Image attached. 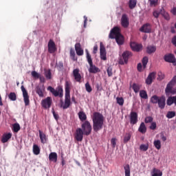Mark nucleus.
Listing matches in <instances>:
<instances>
[{
    "label": "nucleus",
    "instance_id": "f257e3e1",
    "mask_svg": "<svg viewBox=\"0 0 176 176\" xmlns=\"http://www.w3.org/2000/svg\"><path fill=\"white\" fill-rule=\"evenodd\" d=\"M71 85L72 83L69 81H65V103L63 100H60V108L63 109H68L69 107H71Z\"/></svg>",
    "mask_w": 176,
    "mask_h": 176
},
{
    "label": "nucleus",
    "instance_id": "f03ea898",
    "mask_svg": "<svg viewBox=\"0 0 176 176\" xmlns=\"http://www.w3.org/2000/svg\"><path fill=\"white\" fill-rule=\"evenodd\" d=\"M94 131L97 133L104 127V116L101 113L94 112L92 116Z\"/></svg>",
    "mask_w": 176,
    "mask_h": 176
},
{
    "label": "nucleus",
    "instance_id": "7ed1b4c3",
    "mask_svg": "<svg viewBox=\"0 0 176 176\" xmlns=\"http://www.w3.org/2000/svg\"><path fill=\"white\" fill-rule=\"evenodd\" d=\"M109 38H110V39H116L118 45L120 46L124 43V37L122 35V33H120V28L118 27H114L111 29Z\"/></svg>",
    "mask_w": 176,
    "mask_h": 176
},
{
    "label": "nucleus",
    "instance_id": "20e7f679",
    "mask_svg": "<svg viewBox=\"0 0 176 176\" xmlns=\"http://www.w3.org/2000/svg\"><path fill=\"white\" fill-rule=\"evenodd\" d=\"M85 52L87 61L88 64H89V74H97V72H100V69L96 65H93V59L91 58V55H90V53H89V50H85Z\"/></svg>",
    "mask_w": 176,
    "mask_h": 176
},
{
    "label": "nucleus",
    "instance_id": "39448f33",
    "mask_svg": "<svg viewBox=\"0 0 176 176\" xmlns=\"http://www.w3.org/2000/svg\"><path fill=\"white\" fill-rule=\"evenodd\" d=\"M82 130L84 132V135H90L91 134V124L90 122L85 121L81 124Z\"/></svg>",
    "mask_w": 176,
    "mask_h": 176
},
{
    "label": "nucleus",
    "instance_id": "423d86ee",
    "mask_svg": "<svg viewBox=\"0 0 176 176\" xmlns=\"http://www.w3.org/2000/svg\"><path fill=\"white\" fill-rule=\"evenodd\" d=\"M130 56H131V52L129 51H126L122 53V58L120 59L119 64L121 65H124V64H127L129 63V58H130Z\"/></svg>",
    "mask_w": 176,
    "mask_h": 176
},
{
    "label": "nucleus",
    "instance_id": "0eeeda50",
    "mask_svg": "<svg viewBox=\"0 0 176 176\" xmlns=\"http://www.w3.org/2000/svg\"><path fill=\"white\" fill-rule=\"evenodd\" d=\"M52 103L53 100L52 99V97L48 96L41 101V107H43L44 109H49L50 107H52Z\"/></svg>",
    "mask_w": 176,
    "mask_h": 176
},
{
    "label": "nucleus",
    "instance_id": "6e6552de",
    "mask_svg": "<svg viewBox=\"0 0 176 176\" xmlns=\"http://www.w3.org/2000/svg\"><path fill=\"white\" fill-rule=\"evenodd\" d=\"M47 90H49V91H50L53 94V96H54V97H60V98H63V88H59L57 91L52 87L50 86L47 87Z\"/></svg>",
    "mask_w": 176,
    "mask_h": 176
},
{
    "label": "nucleus",
    "instance_id": "1a4fd4ad",
    "mask_svg": "<svg viewBox=\"0 0 176 176\" xmlns=\"http://www.w3.org/2000/svg\"><path fill=\"white\" fill-rule=\"evenodd\" d=\"M22 93H23V101L25 102V107L30 105V96H28V92L24 87V85H22L21 87Z\"/></svg>",
    "mask_w": 176,
    "mask_h": 176
},
{
    "label": "nucleus",
    "instance_id": "9d476101",
    "mask_svg": "<svg viewBox=\"0 0 176 176\" xmlns=\"http://www.w3.org/2000/svg\"><path fill=\"white\" fill-rule=\"evenodd\" d=\"M83 135H85V132L81 128H78L76 130V133H75V139L76 141L78 142H81V141H83Z\"/></svg>",
    "mask_w": 176,
    "mask_h": 176
},
{
    "label": "nucleus",
    "instance_id": "9b49d317",
    "mask_svg": "<svg viewBox=\"0 0 176 176\" xmlns=\"http://www.w3.org/2000/svg\"><path fill=\"white\" fill-rule=\"evenodd\" d=\"M100 54L101 60L105 61L107 60V50L102 42L100 43Z\"/></svg>",
    "mask_w": 176,
    "mask_h": 176
},
{
    "label": "nucleus",
    "instance_id": "f8f14e48",
    "mask_svg": "<svg viewBox=\"0 0 176 176\" xmlns=\"http://www.w3.org/2000/svg\"><path fill=\"white\" fill-rule=\"evenodd\" d=\"M138 122V113L135 111H131L130 113V123L133 125Z\"/></svg>",
    "mask_w": 176,
    "mask_h": 176
},
{
    "label": "nucleus",
    "instance_id": "ddd939ff",
    "mask_svg": "<svg viewBox=\"0 0 176 176\" xmlns=\"http://www.w3.org/2000/svg\"><path fill=\"white\" fill-rule=\"evenodd\" d=\"M57 48L56 47V43L52 39H50L48 42V52L51 54L56 52Z\"/></svg>",
    "mask_w": 176,
    "mask_h": 176
},
{
    "label": "nucleus",
    "instance_id": "4468645a",
    "mask_svg": "<svg viewBox=\"0 0 176 176\" xmlns=\"http://www.w3.org/2000/svg\"><path fill=\"white\" fill-rule=\"evenodd\" d=\"M164 58L166 63H172L174 65H176V58L173 54L165 55Z\"/></svg>",
    "mask_w": 176,
    "mask_h": 176
},
{
    "label": "nucleus",
    "instance_id": "2eb2a0df",
    "mask_svg": "<svg viewBox=\"0 0 176 176\" xmlns=\"http://www.w3.org/2000/svg\"><path fill=\"white\" fill-rule=\"evenodd\" d=\"M140 31L141 32H144L145 34H149L152 31V27L151 26V24L145 23L140 28Z\"/></svg>",
    "mask_w": 176,
    "mask_h": 176
},
{
    "label": "nucleus",
    "instance_id": "dca6fc26",
    "mask_svg": "<svg viewBox=\"0 0 176 176\" xmlns=\"http://www.w3.org/2000/svg\"><path fill=\"white\" fill-rule=\"evenodd\" d=\"M129 24V16H127V14H122L121 18V25H122L124 28H127Z\"/></svg>",
    "mask_w": 176,
    "mask_h": 176
},
{
    "label": "nucleus",
    "instance_id": "f3484780",
    "mask_svg": "<svg viewBox=\"0 0 176 176\" xmlns=\"http://www.w3.org/2000/svg\"><path fill=\"white\" fill-rule=\"evenodd\" d=\"M79 69H74L73 70V76L76 81L80 83V80H82V76L80 75V73Z\"/></svg>",
    "mask_w": 176,
    "mask_h": 176
},
{
    "label": "nucleus",
    "instance_id": "a211bd4d",
    "mask_svg": "<svg viewBox=\"0 0 176 176\" xmlns=\"http://www.w3.org/2000/svg\"><path fill=\"white\" fill-rule=\"evenodd\" d=\"M158 107L160 108V109H164L166 107V96H161L160 97V99L158 100Z\"/></svg>",
    "mask_w": 176,
    "mask_h": 176
},
{
    "label": "nucleus",
    "instance_id": "6ab92c4d",
    "mask_svg": "<svg viewBox=\"0 0 176 176\" xmlns=\"http://www.w3.org/2000/svg\"><path fill=\"white\" fill-rule=\"evenodd\" d=\"M74 47H75V50L77 56H83L84 51H83V49H82L80 43H76Z\"/></svg>",
    "mask_w": 176,
    "mask_h": 176
},
{
    "label": "nucleus",
    "instance_id": "aec40b11",
    "mask_svg": "<svg viewBox=\"0 0 176 176\" xmlns=\"http://www.w3.org/2000/svg\"><path fill=\"white\" fill-rule=\"evenodd\" d=\"M155 78H156V72L150 73L146 79V85H152V82H153V79H155Z\"/></svg>",
    "mask_w": 176,
    "mask_h": 176
},
{
    "label": "nucleus",
    "instance_id": "412c9836",
    "mask_svg": "<svg viewBox=\"0 0 176 176\" xmlns=\"http://www.w3.org/2000/svg\"><path fill=\"white\" fill-rule=\"evenodd\" d=\"M39 138L41 140V144H47V136L42 131L39 130Z\"/></svg>",
    "mask_w": 176,
    "mask_h": 176
},
{
    "label": "nucleus",
    "instance_id": "4be33fe9",
    "mask_svg": "<svg viewBox=\"0 0 176 176\" xmlns=\"http://www.w3.org/2000/svg\"><path fill=\"white\" fill-rule=\"evenodd\" d=\"M130 46L133 52H140L142 49L141 44H137L135 43H131Z\"/></svg>",
    "mask_w": 176,
    "mask_h": 176
},
{
    "label": "nucleus",
    "instance_id": "5701e85b",
    "mask_svg": "<svg viewBox=\"0 0 176 176\" xmlns=\"http://www.w3.org/2000/svg\"><path fill=\"white\" fill-rule=\"evenodd\" d=\"M78 118L81 122H86L87 120V116L83 111H80L78 113Z\"/></svg>",
    "mask_w": 176,
    "mask_h": 176
},
{
    "label": "nucleus",
    "instance_id": "b1692460",
    "mask_svg": "<svg viewBox=\"0 0 176 176\" xmlns=\"http://www.w3.org/2000/svg\"><path fill=\"white\" fill-rule=\"evenodd\" d=\"M50 162H54V163H57V153L52 152L49 155Z\"/></svg>",
    "mask_w": 176,
    "mask_h": 176
},
{
    "label": "nucleus",
    "instance_id": "393cba45",
    "mask_svg": "<svg viewBox=\"0 0 176 176\" xmlns=\"http://www.w3.org/2000/svg\"><path fill=\"white\" fill-rule=\"evenodd\" d=\"M10 138H12V133H9L7 134H4L1 138V142H3V144H5L8 142V141H9Z\"/></svg>",
    "mask_w": 176,
    "mask_h": 176
},
{
    "label": "nucleus",
    "instance_id": "a878e982",
    "mask_svg": "<svg viewBox=\"0 0 176 176\" xmlns=\"http://www.w3.org/2000/svg\"><path fill=\"white\" fill-rule=\"evenodd\" d=\"M138 131L142 134H145V133H146V126L145 125V123L141 122L138 128Z\"/></svg>",
    "mask_w": 176,
    "mask_h": 176
},
{
    "label": "nucleus",
    "instance_id": "bb28decb",
    "mask_svg": "<svg viewBox=\"0 0 176 176\" xmlns=\"http://www.w3.org/2000/svg\"><path fill=\"white\" fill-rule=\"evenodd\" d=\"M162 175H163V172H162V170L156 168H153L151 176H162Z\"/></svg>",
    "mask_w": 176,
    "mask_h": 176
},
{
    "label": "nucleus",
    "instance_id": "cd10ccee",
    "mask_svg": "<svg viewBox=\"0 0 176 176\" xmlns=\"http://www.w3.org/2000/svg\"><path fill=\"white\" fill-rule=\"evenodd\" d=\"M156 52V46L149 45L146 47V53L148 54H152V53H155Z\"/></svg>",
    "mask_w": 176,
    "mask_h": 176
},
{
    "label": "nucleus",
    "instance_id": "c85d7f7f",
    "mask_svg": "<svg viewBox=\"0 0 176 176\" xmlns=\"http://www.w3.org/2000/svg\"><path fill=\"white\" fill-rule=\"evenodd\" d=\"M176 96H170L167 99L166 104L167 105H173L175 104Z\"/></svg>",
    "mask_w": 176,
    "mask_h": 176
},
{
    "label": "nucleus",
    "instance_id": "c756f323",
    "mask_svg": "<svg viewBox=\"0 0 176 176\" xmlns=\"http://www.w3.org/2000/svg\"><path fill=\"white\" fill-rule=\"evenodd\" d=\"M33 153L34 155H39L41 153V148L37 144H34L33 145Z\"/></svg>",
    "mask_w": 176,
    "mask_h": 176
},
{
    "label": "nucleus",
    "instance_id": "7c9ffc66",
    "mask_svg": "<svg viewBox=\"0 0 176 176\" xmlns=\"http://www.w3.org/2000/svg\"><path fill=\"white\" fill-rule=\"evenodd\" d=\"M36 92L38 94L39 97H43V89L41 86H37Z\"/></svg>",
    "mask_w": 176,
    "mask_h": 176
},
{
    "label": "nucleus",
    "instance_id": "2f4dec72",
    "mask_svg": "<svg viewBox=\"0 0 176 176\" xmlns=\"http://www.w3.org/2000/svg\"><path fill=\"white\" fill-rule=\"evenodd\" d=\"M140 96L141 97V98H143L144 100H148V94L145 90H141L140 91Z\"/></svg>",
    "mask_w": 176,
    "mask_h": 176
},
{
    "label": "nucleus",
    "instance_id": "473e14b6",
    "mask_svg": "<svg viewBox=\"0 0 176 176\" xmlns=\"http://www.w3.org/2000/svg\"><path fill=\"white\" fill-rule=\"evenodd\" d=\"M153 145L155 148H156V149H157L158 151L162 148V142L159 140H155L153 142Z\"/></svg>",
    "mask_w": 176,
    "mask_h": 176
},
{
    "label": "nucleus",
    "instance_id": "72a5a7b5",
    "mask_svg": "<svg viewBox=\"0 0 176 176\" xmlns=\"http://www.w3.org/2000/svg\"><path fill=\"white\" fill-rule=\"evenodd\" d=\"M129 9H134L137 6V0H129Z\"/></svg>",
    "mask_w": 176,
    "mask_h": 176
},
{
    "label": "nucleus",
    "instance_id": "f704fd0d",
    "mask_svg": "<svg viewBox=\"0 0 176 176\" xmlns=\"http://www.w3.org/2000/svg\"><path fill=\"white\" fill-rule=\"evenodd\" d=\"M8 98L11 101H16V100H17V96L16 95V93L10 92V94L8 95Z\"/></svg>",
    "mask_w": 176,
    "mask_h": 176
},
{
    "label": "nucleus",
    "instance_id": "c9c22d12",
    "mask_svg": "<svg viewBox=\"0 0 176 176\" xmlns=\"http://www.w3.org/2000/svg\"><path fill=\"white\" fill-rule=\"evenodd\" d=\"M160 98V97L156 95H154L151 98V102H152V104H157V102H159Z\"/></svg>",
    "mask_w": 176,
    "mask_h": 176
},
{
    "label": "nucleus",
    "instance_id": "e433bc0d",
    "mask_svg": "<svg viewBox=\"0 0 176 176\" xmlns=\"http://www.w3.org/2000/svg\"><path fill=\"white\" fill-rule=\"evenodd\" d=\"M130 140H131V133H126L124 137V143L127 144Z\"/></svg>",
    "mask_w": 176,
    "mask_h": 176
},
{
    "label": "nucleus",
    "instance_id": "4c0bfd02",
    "mask_svg": "<svg viewBox=\"0 0 176 176\" xmlns=\"http://www.w3.org/2000/svg\"><path fill=\"white\" fill-rule=\"evenodd\" d=\"M173 86L174 85L172 83L169 82L166 87L165 92L166 94L172 93L171 91L173 90Z\"/></svg>",
    "mask_w": 176,
    "mask_h": 176
},
{
    "label": "nucleus",
    "instance_id": "58836bf2",
    "mask_svg": "<svg viewBox=\"0 0 176 176\" xmlns=\"http://www.w3.org/2000/svg\"><path fill=\"white\" fill-rule=\"evenodd\" d=\"M12 127H13L14 133H19V131H20L21 127H20V124L19 123L14 124Z\"/></svg>",
    "mask_w": 176,
    "mask_h": 176
},
{
    "label": "nucleus",
    "instance_id": "ea45409f",
    "mask_svg": "<svg viewBox=\"0 0 176 176\" xmlns=\"http://www.w3.org/2000/svg\"><path fill=\"white\" fill-rule=\"evenodd\" d=\"M125 176H130V165L126 164L124 166Z\"/></svg>",
    "mask_w": 176,
    "mask_h": 176
},
{
    "label": "nucleus",
    "instance_id": "a19ab883",
    "mask_svg": "<svg viewBox=\"0 0 176 176\" xmlns=\"http://www.w3.org/2000/svg\"><path fill=\"white\" fill-rule=\"evenodd\" d=\"M132 89L133 90V91H135V93H138V91H140V85L136 84V83H133L132 85Z\"/></svg>",
    "mask_w": 176,
    "mask_h": 176
},
{
    "label": "nucleus",
    "instance_id": "79ce46f5",
    "mask_svg": "<svg viewBox=\"0 0 176 176\" xmlns=\"http://www.w3.org/2000/svg\"><path fill=\"white\" fill-rule=\"evenodd\" d=\"M140 149V151H143V152H146V151L149 149V144H141Z\"/></svg>",
    "mask_w": 176,
    "mask_h": 176
},
{
    "label": "nucleus",
    "instance_id": "37998d69",
    "mask_svg": "<svg viewBox=\"0 0 176 176\" xmlns=\"http://www.w3.org/2000/svg\"><path fill=\"white\" fill-rule=\"evenodd\" d=\"M46 79H52V72L50 69L45 70L44 74Z\"/></svg>",
    "mask_w": 176,
    "mask_h": 176
},
{
    "label": "nucleus",
    "instance_id": "c03bdc74",
    "mask_svg": "<svg viewBox=\"0 0 176 176\" xmlns=\"http://www.w3.org/2000/svg\"><path fill=\"white\" fill-rule=\"evenodd\" d=\"M149 5L151 7L157 6V3L159 2V0H148Z\"/></svg>",
    "mask_w": 176,
    "mask_h": 176
},
{
    "label": "nucleus",
    "instance_id": "a18cd8bd",
    "mask_svg": "<svg viewBox=\"0 0 176 176\" xmlns=\"http://www.w3.org/2000/svg\"><path fill=\"white\" fill-rule=\"evenodd\" d=\"M175 116V111H168L166 114V118L168 119H173Z\"/></svg>",
    "mask_w": 176,
    "mask_h": 176
},
{
    "label": "nucleus",
    "instance_id": "49530a36",
    "mask_svg": "<svg viewBox=\"0 0 176 176\" xmlns=\"http://www.w3.org/2000/svg\"><path fill=\"white\" fill-rule=\"evenodd\" d=\"M85 89L87 93H91V91H93V89L91 88V86L90 85L89 82H86L85 84Z\"/></svg>",
    "mask_w": 176,
    "mask_h": 176
},
{
    "label": "nucleus",
    "instance_id": "de8ad7c7",
    "mask_svg": "<svg viewBox=\"0 0 176 176\" xmlns=\"http://www.w3.org/2000/svg\"><path fill=\"white\" fill-rule=\"evenodd\" d=\"M56 67L57 69H58V71H61V69L64 68V63H63V62H58V63H56Z\"/></svg>",
    "mask_w": 176,
    "mask_h": 176
},
{
    "label": "nucleus",
    "instance_id": "09e8293b",
    "mask_svg": "<svg viewBox=\"0 0 176 176\" xmlns=\"http://www.w3.org/2000/svg\"><path fill=\"white\" fill-rule=\"evenodd\" d=\"M148 59L147 56H144L142 58V63L143 64V68L144 69L146 68V65L148 64Z\"/></svg>",
    "mask_w": 176,
    "mask_h": 176
},
{
    "label": "nucleus",
    "instance_id": "8fccbe9b",
    "mask_svg": "<svg viewBox=\"0 0 176 176\" xmlns=\"http://www.w3.org/2000/svg\"><path fill=\"white\" fill-rule=\"evenodd\" d=\"M153 122V117L152 116H147L144 119V123H152Z\"/></svg>",
    "mask_w": 176,
    "mask_h": 176
},
{
    "label": "nucleus",
    "instance_id": "3c124183",
    "mask_svg": "<svg viewBox=\"0 0 176 176\" xmlns=\"http://www.w3.org/2000/svg\"><path fill=\"white\" fill-rule=\"evenodd\" d=\"M116 100H117V104H118L119 105L122 106L124 104V100L123 99V98L118 97Z\"/></svg>",
    "mask_w": 176,
    "mask_h": 176
},
{
    "label": "nucleus",
    "instance_id": "603ef678",
    "mask_svg": "<svg viewBox=\"0 0 176 176\" xmlns=\"http://www.w3.org/2000/svg\"><path fill=\"white\" fill-rule=\"evenodd\" d=\"M75 56H76V54H75V50L71 48L70 49V56L72 57V60H74V61H75V60H76L75 58Z\"/></svg>",
    "mask_w": 176,
    "mask_h": 176
},
{
    "label": "nucleus",
    "instance_id": "864d4df0",
    "mask_svg": "<svg viewBox=\"0 0 176 176\" xmlns=\"http://www.w3.org/2000/svg\"><path fill=\"white\" fill-rule=\"evenodd\" d=\"M107 72L108 74V76L111 77L112 75H113V73L112 72V67L109 66L107 67Z\"/></svg>",
    "mask_w": 176,
    "mask_h": 176
},
{
    "label": "nucleus",
    "instance_id": "5fc2aeb1",
    "mask_svg": "<svg viewBox=\"0 0 176 176\" xmlns=\"http://www.w3.org/2000/svg\"><path fill=\"white\" fill-rule=\"evenodd\" d=\"M157 76L158 80H163V79H164V74L162 73L161 72H158Z\"/></svg>",
    "mask_w": 176,
    "mask_h": 176
},
{
    "label": "nucleus",
    "instance_id": "6e6d98bb",
    "mask_svg": "<svg viewBox=\"0 0 176 176\" xmlns=\"http://www.w3.org/2000/svg\"><path fill=\"white\" fill-rule=\"evenodd\" d=\"M156 127H157L156 122H151V126H149V129H150V130H156Z\"/></svg>",
    "mask_w": 176,
    "mask_h": 176
},
{
    "label": "nucleus",
    "instance_id": "4d7b16f0",
    "mask_svg": "<svg viewBox=\"0 0 176 176\" xmlns=\"http://www.w3.org/2000/svg\"><path fill=\"white\" fill-rule=\"evenodd\" d=\"M32 76H33V78H36L38 79L40 78L41 75L38 74V72H36V71H33L32 72Z\"/></svg>",
    "mask_w": 176,
    "mask_h": 176
},
{
    "label": "nucleus",
    "instance_id": "13d9d810",
    "mask_svg": "<svg viewBox=\"0 0 176 176\" xmlns=\"http://www.w3.org/2000/svg\"><path fill=\"white\" fill-rule=\"evenodd\" d=\"M162 14L164 17L165 20H170V15L167 12H162Z\"/></svg>",
    "mask_w": 176,
    "mask_h": 176
},
{
    "label": "nucleus",
    "instance_id": "bf43d9fd",
    "mask_svg": "<svg viewBox=\"0 0 176 176\" xmlns=\"http://www.w3.org/2000/svg\"><path fill=\"white\" fill-rule=\"evenodd\" d=\"M111 144L113 148H115V146H116V138H111Z\"/></svg>",
    "mask_w": 176,
    "mask_h": 176
},
{
    "label": "nucleus",
    "instance_id": "052dcab7",
    "mask_svg": "<svg viewBox=\"0 0 176 176\" xmlns=\"http://www.w3.org/2000/svg\"><path fill=\"white\" fill-rule=\"evenodd\" d=\"M98 51V45H95L94 46L93 54H96Z\"/></svg>",
    "mask_w": 176,
    "mask_h": 176
},
{
    "label": "nucleus",
    "instance_id": "680f3d73",
    "mask_svg": "<svg viewBox=\"0 0 176 176\" xmlns=\"http://www.w3.org/2000/svg\"><path fill=\"white\" fill-rule=\"evenodd\" d=\"M52 113L54 119H56V120H58V118H59L58 114L56 113L55 111H53Z\"/></svg>",
    "mask_w": 176,
    "mask_h": 176
},
{
    "label": "nucleus",
    "instance_id": "e2e57ef3",
    "mask_svg": "<svg viewBox=\"0 0 176 176\" xmlns=\"http://www.w3.org/2000/svg\"><path fill=\"white\" fill-rule=\"evenodd\" d=\"M169 82H170L173 85H175L176 84V76H175Z\"/></svg>",
    "mask_w": 176,
    "mask_h": 176
},
{
    "label": "nucleus",
    "instance_id": "0e129e2a",
    "mask_svg": "<svg viewBox=\"0 0 176 176\" xmlns=\"http://www.w3.org/2000/svg\"><path fill=\"white\" fill-rule=\"evenodd\" d=\"M138 71H139V72H141V71H142V64H138Z\"/></svg>",
    "mask_w": 176,
    "mask_h": 176
},
{
    "label": "nucleus",
    "instance_id": "69168bd1",
    "mask_svg": "<svg viewBox=\"0 0 176 176\" xmlns=\"http://www.w3.org/2000/svg\"><path fill=\"white\" fill-rule=\"evenodd\" d=\"M159 14L160 13L157 11H154L153 12V15L154 16V17H155V19H157V17H159Z\"/></svg>",
    "mask_w": 176,
    "mask_h": 176
},
{
    "label": "nucleus",
    "instance_id": "338daca9",
    "mask_svg": "<svg viewBox=\"0 0 176 176\" xmlns=\"http://www.w3.org/2000/svg\"><path fill=\"white\" fill-rule=\"evenodd\" d=\"M172 43L176 47V36L172 38Z\"/></svg>",
    "mask_w": 176,
    "mask_h": 176
},
{
    "label": "nucleus",
    "instance_id": "774afa93",
    "mask_svg": "<svg viewBox=\"0 0 176 176\" xmlns=\"http://www.w3.org/2000/svg\"><path fill=\"white\" fill-rule=\"evenodd\" d=\"M170 12L173 14V16H176V8H173Z\"/></svg>",
    "mask_w": 176,
    "mask_h": 176
}]
</instances>
